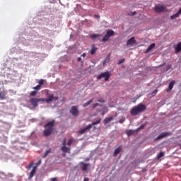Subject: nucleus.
Here are the masks:
<instances>
[{
    "label": "nucleus",
    "mask_w": 181,
    "mask_h": 181,
    "mask_svg": "<svg viewBox=\"0 0 181 181\" xmlns=\"http://www.w3.org/2000/svg\"><path fill=\"white\" fill-rule=\"evenodd\" d=\"M145 111H146V105L139 103L131 109L130 114L133 117H135V115L142 114V112H145Z\"/></svg>",
    "instance_id": "nucleus-1"
},
{
    "label": "nucleus",
    "mask_w": 181,
    "mask_h": 181,
    "mask_svg": "<svg viewBox=\"0 0 181 181\" xmlns=\"http://www.w3.org/2000/svg\"><path fill=\"white\" fill-rule=\"evenodd\" d=\"M44 128L45 129L43 132L44 136H49L51 135L54 129V120L47 122L45 124Z\"/></svg>",
    "instance_id": "nucleus-2"
},
{
    "label": "nucleus",
    "mask_w": 181,
    "mask_h": 181,
    "mask_svg": "<svg viewBox=\"0 0 181 181\" xmlns=\"http://www.w3.org/2000/svg\"><path fill=\"white\" fill-rule=\"evenodd\" d=\"M110 77H111V72L106 71L100 74L97 76L98 80H101V78H105V81H108L110 80Z\"/></svg>",
    "instance_id": "nucleus-3"
},
{
    "label": "nucleus",
    "mask_w": 181,
    "mask_h": 181,
    "mask_svg": "<svg viewBox=\"0 0 181 181\" xmlns=\"http://www.w3.org/2000/svg\"><path fill=\"white\" fill-rule=\"evenodd\" d=\"M31 105H33V107H34V108H36V107H37L39 105L38 103H45V99L43 98H40V99H37V98H30L29 100Z\"/></svg>",
    "instance_id": "nucleus-4"
},
{
    "label": "nucleus",
    "mask_w": 181,
    "mask_h": 181,
    "mask_svg": "<svg viewBox=\"0 0 181 181\" xmlns=\"http://www.w3.org/2000/svg\"><path fill=\"white\" fill-rule=\"evenodd\" d=\"M166 7L163 5L157 4L154 7V11L156 13H160L161 12H165Z\"/></svg>",
    "instance_id": "nucleus-5"
},
{
    "label": "nucleus",
    "mask_w": 181,
    "mask_h": 181,
    "mask_svg": "<svg viewBox=\"0 0 181 181\" xmlns=\"http://www.w3.org/2000/svg\"><path fill=\"white\" fill-rule=\"evenodd\" d=\"M62 145L63 146L61 147V151L64 153H70V151H71V148H70V147L66 146V139L63 140Z\"/></svg>",
    "instance_id": "nucleus-6"
},
{
    "label": "nucleus",
    "mask_w": 181,
    "mask_h": 181,
    "mask_svg": "<svg viewBox=\"0 0 181 181\" xmlns=\"http://www.w3.org/2000/svg\"><path fill=\"white\" fill-rule=\"evenodd\" d=\"M170 135H172V132H163L155 139V141H159V139L166 138V136H170Z\"/></svg>",
    "instance_id": "nucleus-7"
},
{
    "label": "nucleus",
    "mask_w": 181,
    "mask_h": 181,
    "mask_svg": "<svg viewBox=\"0 0 181 181\" xmlns=\"http://www.w3.org/2000/svg\"><path fill=\"white\" fill-rule=\"evenodd\" d=\"M69 112L74 117H77L78 115V106H72Z\"/></svg>",
    "instance_id": "nucleus-8"
},
{
    "label": "nucleus",
    "mask_w": 181,
    "mask_h": 181,
    "mask_svg": "<svg viewBox=\"0 0 181 181\" xmlns=\"http://www.w3.org/2000/svg\"><path fill=\"white\" fill-rule=\"evenodd\" d=\"M59 100L58 97H54V95H50L48 96L47 99H45V101L49 104V103H52V101H57Z\"/></svg>",
    "instance_id": "nucleus-9"
},
{
    "label": "nucleus",
    "mask_w": 181,
    "mask_h": 181,
    "mask_svg": "<svg viewBox=\"0 0 181 181\" xmlns=\"http://www.w3.org/2000/svg\"><path fill=\"white\" fill-rule=\"evenodd\" d=\"M91 124H88L87 127H86L83 129H81L78 134H80L81 135H83V134H86L87 132H88V131H90V129H91Z\"/></svg>",
    "instance_id": "nucleus-10"
},
{
    "label": "nucleus",
    "mask_w": 181,
    "mask_h": 181,
    "mask_svg": "<svg viewBox=\"0 0 181 181\" xmlns=\"http://www.w3.org/2000/svg\"><path fill=\"white\" fill-rule=\"evenodd\" d=\"M37 169V166H34L31 172L30 173V175L28 176V179L30 180L33 176H35V173H36V170Z\"/></svg>",
    "instance_id": "nucleus-11"
},
{
    "label": "nucleus",
    "mask_w": 181,
    "mask_h": 181,
    "mask_svg": "<svg viewBox=\"0 0 181 181\" xmlns=\"http://www.w3.org/2000/svg\"><path fill=\"white\" fill-rule=\"evenodd\" d=\"M176 83V81H172L169 83L168 88L166 90L167 93H169V91H171V90L173 88V86Z\"/></svg>",
    "instance_id": "nucleus-12"
},
{
    "label": "nucleus",
    "mask_w": 181,
    "mask_h": 181,
    "mask_svg": "<svg viewBox=\"0 0 181 181\" xmlns=\"http://www.w3.org/2000/svg\"><path fill=\"white\" fill-rule=\"evenodd\" d=\"M135 43H136V40H135V37H132V38L127 40V45H135Z\"/></svg>",
    "instance_id": "nucleus-13"
},
{
    "label": "nucleus",
    "mask_w": 181,
    "mask_h": 181,
    "mask_svg": "<svg viewBox=\"0 0 181 181\" xmlns=\"http://www.w3.org/2000/svg\"><path fill=\"white\" fill-rule=\"evenodd\" d=\"M112 119H114L113 117H106L104 119V124L105 125H107V124H108V122H111V121H112Z\"/></svg>",
    "instance_id": "nucleus-14"
},
{
    "label": "nucleus",
    "mask_w": 181,
    "mask_h": 181,
    "mask_svg": "<svg viewBox=\"0 0 181 181\" xmlns=\"http://www.w3.org/2000/svg\"><path fill=\"white\" fill-rule=\"evenodd\" d=\"M181 52V42H180L177 45V47L175 49V53H179Z\"/></svg>",
    "instance_id": "nucleus-15"
},
{
    "label": "nucleus",
    "mask_w": 181,
    "mask_h": 181,
    "mask_svg": "<svg viewBox=\"0 0 181 181\" xmlns=\"http://www.w3.org/2000/svg\"><path fill=\"white\" fill-rule=\"evenodd\" d=\"M83 163V166L81 167V170H83V172L87 171V168H88V166H90V163Z\"/></svg>",
    "instance_id": "nucleus-16"
},
{
    "label": "nucleus",
    "mask_w": 181,
    "mask_h": 181,
    "mask_svg": "<svg viewBox=\"0 0 181 181\" xmlns=\"http://www.w3.org/2000/svg\"><path fill=\"white\" fill-rule=\"evenodd\" d=\"M155 46H156L155 43H152L151 45H150L148 46V47L147 48L146 53L151 52V50H152V49H154Z\"/></svg>",
    "instance_id": "nucleus-17"
},
{
    "label": "nucleus",
    "mask_w": 181,
    "mask_h": 181,
    "mask_svg": "<svg viewBox=\"0 0 181 181\" xmlns=\"http://www.w3.org/2000/svg\"><path fill=\"white\" fill-rule=\"evenodd\" d=\"M114 30H108L106 33V35H107L110 37H111L112 36H114Z\"/></svg>",
    "instance_id": "nucleus-18"
},
{
    "label": "nucleus",
    "mask_w": 181,
    "mask_h": 181,
    "mask_svg": "<svg viewBox=\"0 0 181 181\" xmlns=\"http://www.w3.org/2000/svg\"><path fill=\"white\" fill-rule=\"evenodd\" d=\"M5 95L6 93L4 90L0 91V100H5V98H6Z\"/></svg>",
    "instance_id": "nucleus-19"
},
{
    "label": "nucleus",
    "mask_w": 181,
    "mask_h": 181,
    "mask_svg": "<svg viewBox=\"0 0 181 181\" xmlns=\"http://www.w3.org/2000/svg\"><path fill=\"white\" fill-rule=\"evenodd\" d=\"M121 152V147H118L117 148H116L114 151V156H117V155H118V153H119Z\"/></svg>",
    "instance_id": "nucleus-20"
},
{
    "label": "nucleus",
    "mask_w": 181,
    "mask_h": 181,
    "mask_svg": "<svg viewBox=\"0 0 181 181\" xmlns=\"http://www.w3.org/2000/svg\"><path fill=\"white\" fill-rule=\"evenodd\" d=\"M93 100L91 99L89 101L83 104V107H88V105H90V104H91V103H93Z\"/></svg>",
    "instance_id": "nucleus-21"
},
{
    "label": "nucleus",
    "mask_w": 181,
    "mask_h": 181,
    "mask_svg": "<svg viewBox=\"0 0 181 181\" xmlns=\"http://www.w3.org/2000/svg\"><path fill=\"white\" fill-rule=\"evenodd\" d=\"M100 122H101V118H100L98 120H97L95 122H92V124H90L89 125H91V127L93 128V126L97 125V124H100Z\"/></svg>",
    "instance_id": "nucleus-22"
},
{
    "label": "nucleus",
    "mask_w": 181,
    "mask_h": 181,
    "mask_svg": "<svg viewBox=\"0 0 181 181\" xmlns=\"http://www.w3.org/2000/svg\"><path fill=\"white\" fill-rule=\"evenodd\" d=\"M108 40H110V37L105 34V35L103 37V40H102V42H108Z\"/></svg>",
    "instance_id": "nucleus-23"
},
{
    "label": "nucleus",
    "mask_w": 181,
    "mask_h": 181,
    "mask_svg": "<svg viewBox=\"0 0 181 181\" xmlns=\"http://www.w3.org/2000/svg\"><path fill=\"white\" fill-rule=\"evenodd\" d=\"M50 152H52V148L47 150L45 151V153H44V155L42 156V158H46L47 156V155H49V153H50Z\"/></svg>",
    "instance_id": "nucleus-24"
},
{
    "label": "nucleus",
    "mask_w": 181,
    "mask_h": 181,
    "mask_svg": "<svg viewBox=\"0 0 181 181\" xmlns=\"http://www.w3.org/2000/svg\"><path fill=\"white\" fill-rule=\"evenodd\" d=\"M134 130H132V129H129L127 132V135L128 136H131V135H134Z\"/></svg>",
    "instance_id": "nucleus-25"
},
{
    "label": "nucleus",
    "mask_w": 181,
    "mask_h": 181,
    "mask_svg": "<svg viewBox=\"0 0 181 181\" xmlns=\"http://www.w3.org/2000/svg\"><path fill=\"white\" fill-rule=\"evenodd\" d=\"M74 142V139H69L67 142L68 146H71V144Z\"/></svg>",
    "instance_id": "nucleus-26"
},
{
    "label": "nucleus",
    "mask_w": 181,
    "mask_h": 181,
    "mask_svg": "<svg viewBox=\"0 0 181 181\" xmlns=\"http://www.w3.org/2000/svg\"><path fill=\"white\" fill-rule=\"evenodd\" d=\"M95 52H97V48H95V47H93L90 50V54H95Z\"/></svg>",
    "instance_id": "nucleus-27"
},
{
    "label": "nucleus",
    "mask_w": 181,
    "mask_h": 181,
    "mask_svg": "<svg viewBox=\"0 0 181 181\" xmlns=\"http://www.w3.org/2000/svg\"><path fill=\"white\" fill-rule=\"evenodd\" d=\"M163 156H165V153L160 151L159 154L157 156V159H160V158H163Z\"/></svg>",
    "instance_id": "nucleus-28"
},
{
    "label": "nucleus",
    "mask_w": 181,
    "mask_h": 181,
    "mask_svg": "<svg viewBox=\"0 0 181 181\" xmlns=\"http://www.w3.org/2000/svg\"><path fill=\"white\" fill-rule=\"evenodd\" d=\"M176 18H179V13H177L170 16V19H172V21H173V19H176Z\"/></svg>",
    "instance_id": "nucleus-29"
},
{
    "label": "nucleus",
    "mask_w": 181,
    "mask_h": 181,
    "mask_svg": "<svg viewBox=\"0 0 181 181\" xmlns=\"http://www.w3.org/2000/svg\"><path fill=\"white\" fill-rule=\"evenodd\" d=\"M96 37H100V35H98V34H93L92 35H90V38L91 39H96Z\"/></svg>",
    "instance_id": "nucleus-30"
},
{
    "label": "nucleus",
    "mask_w": 181,
    "mask_h": 181,
    "mask_svg": "<svg viewBox=\"0 0 181 181\" xmlns=\"http://www.w3.org/2000/svg\"><path fill=\"white\" fill-rule=\"evenodd\" d=\"M43 84H45V81L44 79H40L39 81H38V86H40L42 87V86H43Z\"/></svg>",
    "instance_id": "nucleus-31"
},
{
    "label": "nucleus",
    "mask_w": 181,
    "mask_h": 181,
    "mask_svg": "<svg viewBox=\"0 0 181 181\" xmlns=\"http://www.w3.org/2000/svg\"><path fill=\"white\" fill-rule=\"evenodd\" d=\"M37 94V92L36 90H33L30 93V97H35Z\"/></svg>",
    "instance_id": "nucleus-32"
},
{
    "label": "nucleus",
    "mask_w": 181,
    "mask_h": 181,
    "mask_svg": "<svg viewBox=\"0 0 181 181\" xmlns=\"http://www.w3.org/2000/svg\"><path fill=\"white\" fill-rule=\"evenodd\" d=\"M128 15H129V16H135V15H136V11H134V12H129V13H128Z\"/></svg>",
    "instance_id": "nucleus-33"
},
{
    "label": "nucleus",
    "mask_w": 181,
    "mask_h": 181,
    "mask_svg": "<svg viewBox=\"0 0 181 181\" xmlns=\"http://www.w3.org/2000/svg\"><path fill=\"white\" fill-rule=\"evenodd\" d=\"M41 88H42L41 86L37 85V86L33 87V90H40Z\"/></svg>",
    "instance_id": "nucleus-34"
},
{
    "label": "nucleus",
    "mask_w": 181,
    "mask_h": 181,
    "mask_svg": "<svg viewBox=\"0 0 181 181\" xmlns=\"http://www.w3.org/2000/svg\"><path fill=\"white\" fill-rule=\"evenodd\" d=\"M32 166H33V163H30L27 166V169H28V170L32 169Z\"/></svg>",
    "instance_id": "nucleus-35"
},
{
    "label": "nucleus",
    "mask_w": 181,
    "mask_h": 181,
    "mask_svg": "<svg viewBox=\"0 0 181 181\" xmlns=\"http://www.w3.org/2000/svg\"><path fill=\"white\" fill-rule=\"evenodd\" d=\"M124 62H125V59H119L118 62V64H122V63H124Z\"/></svg>",
    "instance_id": "nucleus-36"
},
{
    "label": "nucleus",
    "mask_w": 181,
    "mask_h": 181,
    "mask_svg": "<svg viewBox=\"0 0 181 181\" xmlns=\"http://www.w3.org/2000/svg\"><path fill=\"white\" fill-rule=\"evenodd\" d=\"M124 122H125V117H124L123 119H121L120 120H119V124H124Z\"/></svg>",
    "instance_id": "nucleus-37"
},
{
    "label": "nucleus",
    "mask_w": 181,
    "mask_h": 181,
    "mask_svg": "<svg viewBox=\"0 0 181 181\" xmlns=\"http://www.w3.org/2000/svg\"><path fill=\"white\" fill-rule=\"evenodd\" d=\"M145 128V124H141L137 129L139 131V129H144Z\"/></svg>",
    "instance_id": "nucleus-38"
},
{
    "label": "nucleus",
    "mask_w": 181,
    "mask_h": 181,
    "mask_svg": "<svg viewBox=\"0 0 181 181\" xmlns=\"http://www.w3.org/2000/svg\"><path fill=\"white\" fill-rule=\"evenodd\" d=\"M170 69H172V65H171V64H168V65L167 66V69H166V71H168V70H170Z\"/></svg>",
    "instance_id": "nucleus-39"
},
{
    "label": "nucleus",
    "mask_w": 181,
    "mask_h": 181,
    "mask_svg": "<svg viewBox=\"0 0 181 181\" xmlns=\"http://www.w3.org/2000/svg\"><path fill=\"white\" fill-rule=\"evenodd\" d=\"M100 105L98 103H95L93 105V108H97Z\"/></svg>",
    "instance_id": "nucleus-40"
},
{
    "label": "nucleus",
    "mask_w": 181,
    "mask_h": 181,
    "mask_svg": "<svg viewBox=\"0 0 181 181\" xmlns=\"http://www.w3.org/2000/svg\"><path fill=\"white\" fill-rule=\"evenodd\" d=\"M98 101V103H105V100L103 98H100Z\"/></svg>",
    "instance_id": "nucleus-41"
},
{
    "label": "nucleus",
    "mask_w": 181,
    "mask_h": 181,
    "mask_svg": "<svg viewBox=\"0 0 181 181\" xmlns=\"http://www.w3.org/2000/svg\"><path fill=\"white\" fill-rule=\"evenodd\" d=\"M40 163H42V160H39L38 162L36 163L37 167L39 166V165H40Z\"/></svg>",
    "instance_id": "nucleus-42"
},
{
    "label": "nucleus",
    "mask_w": 181,
    "mask_h": 181,
    "mask_svg": "<svg viewBox=\"0 0 181 181\" xmlns=\"http://www.w3.org/2000/svg\"><path fill=\"white\" fill-rule=\"evenodd\" d=\"M177 13H178L179 16H180V15H181V8L179 9Z\"/></svg>",
    "instance_id": "nucleus-43"
},
{
    "label": "nucleus",
    "mask_w": 181,
    "mask_h": 181,
    "mask_svg": "<svg viewBox=\"0 0 181 181\" xmlns=\"http://www.w3.org/2000/svg\"><path fill=\"white\" fill-rule=\"evenodd\" d=\"M89 180H90V178H88V177H85L83 179V181H89Z\"/></svg>",
    "instance_id": "nucleus-44"
},
{
    "label": "nucleus",
    "mask_w": 181,
    "mask_h": 181,
    "mask_svg": "<svg viewBox=\"0 0 181 181\" xmlns=\"http://www.w3.org/2000/svg\"><path fill=\"white\" fill-rule=\"evenodd\" d=\"M86 56H87V54L86 53H83L82 55H81V57H86Z\"/></svg>",
    "instance_id": "nucleus-45"
},
{
    "label": "nucleus",
    "mask_w": 181,
    "mask_h": 181,
    "mask_svg": "<svg viewBox=\"0 0 181 181\" xmlns=\"http://www.w3.org/2000/svg\"><path fill=\"white\" fill-rule=\"evenodd\" d=\"M77 61H78V62H81V57H78Z\"/></svg>",
    "instance_id": "nucleus-46"
},
{
    "label": "nucleus",
    "mask_w": 181,
    "mask_h": 181,
    "mask_svg": "<svg viewBox=\"0 0 181 181\" xmlns=\"http://www.w3.org/2000/svg\"><path fill=\"white\" fill-rule=\"evenodd\" d=\"M156 93H158V90H154L153 94H156Z\"/></svg>",
    "instance_id": "nucleus-47"
},
{
    "label": "nucleus",
    "mask_w": 181,
    "mask_h": 181,
    "mask_svg": "<svg viewBox=\"0 0 181 181\" xmlns=\"http://www.w3.org/2000/svg\"><path fill=\"white\" fill-rule=\"evenodd\" d=\"M62 156L66 157V153L63 152Z\"/></svg>",
    "instance_id": "nucleus-48"
},
{
    "label": "nucleus",
    "mask_w": 181,
    "mask_h": 181,
    "mask_svg": "<svg viewBox=\"0 0 181 181\" xmlns=\"http://www.w3.org/2000/svg\"><path fill=\"white\" fill-rule=\"evenodd\" d=\"M102 115H104V113H102Z\"/></svg>",
    "instance_id": "nucleus-49"
},
{
    "label": "nucleus",
    "mask_w": 181,
    "mask_h": 181,
    "mask_svg": "<svg viewBox=\"0 0 181 181\" xmlns=\"http://www.w3.org/2000/svg\"><path fill=\"white\" fill-rule=\"evenodd\" d=\"M180 149H181V146H180Z\"/></svg>",
    "instance_id": "nucleus-50"
}]
</instances>
